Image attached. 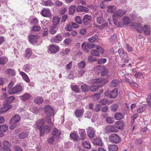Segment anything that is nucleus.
<instances>
[{"mask_svg":"<svg viewBox=\"0 0 151 151\" xmlns=\"http://www.w3.org/2000/svg\"><path fill=\"white\" fill-rule=\"evenodd\" d=\"M45 124V121L44 119H42L36 122L35 125V127L40 130L44 126L43 125Z\"/></svg>","mask_w":151,"mask_h":151,"instance_id":"4468645a","label":"nucleus"},{"mask_svg":"<svg viewBox=\"0 0 151 151\" xmlns=\"http://www.w3.org/2000/svg\"><path fill=\"white\" fill-rule=\"evenodd\" d=\"M45 111L46 116H53L54 115V109L49 105L45 107Z\"/></svg>","mask_w":151,"mask_h":151,"instance_id":"20e7f679","label":"nucleus"},{"mask_svg":"<svg viewBox=\"0 0 151 151\" xmlns=\"http://www.w3.org/2000/svg\"><path fill=\"white\" fill-rule=\"evenodd\" d=\"M3 145L4 147H9L11 146V143L7 141L4 140L3 142Z\"/></svg>","mask_w":151,"mask_h":151,"instance_id":"69168bd1","label":"nucleus"},{"mask_svg":"<svg viewBox=\"0 0 151 151\" xmlns=\"http://www.w3.org/2000/svg\"><path fill=\"white\" fill-rule=\"evenodd\" d=\"M103 67L100 66H98L94 68V70L99 74H101V71L102 70Z\"/></svg>","mask_w":151,"mask_h":151,"instance_id":"bf43d9fd","label":"nucleus"},{"mask_svg":"<svg viewBox=\"0 0 151 151\" xmlns=\"http://www.w3.org/2000/svg\"><path fill=\"white\" fill-rule=\"evenodd\" d=\"M50 116H46V121L47 123L50 125H52V123L51 120V119L50 118Z\"/></svg>","mask_w":151,"mask_h":151,"instance_id":"680f3d73","label":"nucleus"},{"mask_svg":"<svg viewBox=\"0 0 151 151\" xmlns=\"http://www.w3.org/2000/svg\"><path fill=\"white\" fill-rule=\"evenodd\" d=\"M144 32V34L146 35L150 34V29L149 27L147 25H145L142 29V31Z\"/></svg>","mask_w":151,"mask_h":151,"instance_id":"5701e85b","label":"nucleus"},{"mask_svg":"<svg viewBox=\"0 0 151 151\" xmlns=\"http://www.w3.org/2000/svg\"><path fill=\"white\" fill-rule=\"evenodd\" d=\"M105 132L106 133L117 132H118V130L113 126L109 125L105 127Z\"/></svg>","mask_w":151,"mask_h":151,"instance_id":"1a4fd4ad","label":"nucleus"},{"mask_svg":"<svg viewBox=\"0 0 151 151\" xmlns=\"http://www.w3.org/2000/svg\"><path fill=\"white\" fill-rule=\"evenodd\" d=\"M28 135V133L27 132H22L20 133L18 135L20 139H23L26 137Z\"/></svg>","mask_w":151,"mask_h":151,"instance_id":"c03bdc74","label":"nucleus"},{"mask_svg":"<svg viewBox=\"0 0 151 151\" xmlns=\"http://www.w3.org/2000/svg\"><path fill=\"white\" fill-rule=\"evenodd\" d=\"M97 58L91 55H89L88 57V60L91 62H94L96 60Z\"/></svg>","mask_w":151,"mask_h":151,"instance_id":"0e129e2a","label":"nucleus"},{"mask_svg":"<svg viewBox=\"0 0 151 151\" xmlns=\"http://www.w3.org/2000/svg\"><path fill=\"white\" fill-rule=\"evenodd\" d=\"M106 9L107 12L111 13L113 12L116 9V7L114 6H106Z\"/></svg>","mask_w":151,"mask_h":151,"instance_id":"393cba45","label":"nucleus"},{"mask_svg":"<svg viewBox=\"0 0 151 151\" xmlns=\"http://www.w3.org/2000/svg\"><path fill=\"white\" fill-rule=\"evenodd\" d=\"M119 81L118 80H113L111 82V85L112 87H116L118 84Z\"/></svg>","mask_w":151,"mask_h":151,"instance_id":"de8ad7c7","label":"nucleus"},{"mask_svg":"<svg viewBox=\"0 0 151 151\" xmlns=\"http://www.w3.org/2000/svg\"><path fill=\"white\" fill-rule=\"evenodd\" d=\"M41 14L43 17H48L51 15V13L49 9H43L41 12Z\"/></svg>","mask_w":151,"mask_h":151,"instance_id":"a211bd4d","label":"nucleus"},{"mask_svg":"<svg viewBox=\"0 0 151 151\" xmlns=\"http://www.w3.org/2000/svg\"><path fill=\"white\" fill-rule=\"evenodd\" d=\"M8 129V126L6 124H3L0 125V131L5 132Z\"/></svg>","mask_w":151,"mask_h":151,"instance_id":"8fccbe9b","label":"nucleus"},{"mask_svg":"<svg viewBox=\"0 0 151 151\" xmlns=\"http://www.w3.org/2000/svg\"><path fill=\"white\" fill-rule=\"evenodd\" d=\"M125 14L126 12L125 11L121 10H119L114 12L113 14V16L114 24L116 25L117 24V20Z\"/></svg>","mask_w":151,"mask_h":151,"instance_id":"f03ea898","label":"nucleus"},{"mask_svg":"<svg viewBox=\"0 0 151 151\" xmlns=\"http://www.w3.org/2000/svg\"><path fill=\"white\" fill-rule=\"evenodd\" d=\"M91 82V83H99L100 84V86H99V87L103 86L107 83L106 80L100 78L92 79Z\"/></svg>","mask_w":151,"mask_h":151,"instance_id":"9d476101","label":"nucleus"},{"mask_svg":"<svg viewBox=\"0 0 151 151\" xmlns=\"http://www.w3.org/2000/svg\"><path fill=\"white\" fill-rule=\"evenodd\" d=\"M25 56L27 58H29L32 55V51L29 49H27L25 50Z\"/></svg>","mask_w":151,"mask_h":151,"instance_id":"58836bf2","label":"nucleus"},{"mask_svg":"<svg viewBox=\"0 0 151 151\" xmlns=\"http://www.w3.org/2000/svg\"><path fill=\"white\" fill-rule=\"evenodd\" d=\"M57 30L56 26L52 25L50 27L49 31L51 34L54 35L56 33Z\"/></svg>","mask_w":151,"mask_h":151,"instance_id":"f704fd0d","label":"nucleus"},{"mask_svg":"<svg viewBox=\"0 0 151 151\" xmlns=\"http://www.w3.org/2000/svg\"><path fill=\"white\" fill-rule=\"evenodd\" d=\"M124 126V122L122 121H119L115 123L116 127L120 129H122Z\"/></svg>","mask_w":151,"mask_h":151,"instance_id":"aec40b11","label":"nucleus"},{"mask_svg":"<svg viewBox=\"0 0 151 151\" xmlns=\"http://www.w3.org/2000/svg\"><path fill=\"white\" fill-rule=\"evenodd\" d=\"M84 111V110L83 108L77 109L75 111V114L76 116L77 117H81Z\"/></svg>","mask_w":151,"mask_h":151,"instance_id":"2eb2a0df","label":"nucleus"},{"mask_svg":"<svg viewBox=\"0 0 151 151\" xmlns=\"http://www.w3.org/2000/svg\"><path fill=\"white\" fill-rule=\"evenodd\" d=\"M90 52L91 53L93 56L98 57L100 56L99 53L96 49V50H91Z\"/></svg>","mask_w":151,"mask_h":151,"instance_id":"49530a36","label":"nucleus"},{"mask_svg":"<svg viewBox=\"0 0 151 151\" xmlns=\"http://www.w3.org/2000/svg\"><path fill=\"white\" fill-rule=\"evenodd\" d=\"M72 89L73 91L76 93H79L80 92V90L79 87L77 86L76 85H75L72 87Z\"/></svg>","mask_w":151,"mask_h":151,"instance_id":"052dcab7","label":"nucleus"},{"mask_svg":"<svg viewBox=\"0 0 151 151\" xmlns=\"http://www.w3.org/2000/svg\"><path fill=\"white\" fill-rule=\"evenodd\" d=\"M124 117L123 114H122L121 113H116L114 115V117L115 119L116 120H120L123 118Z\"/></svg>","mask_w":151,"mask_h":151,"instance_id":"7c9ffc66","label":"nucleus"},{"mask_svg":"<svg viewBox=\"0 0 151 151\" xmlns=\"http://www.w3.org/2000/svg\"><path fill=\"white\" fill-rule=\"evenodd\" d=\"M76 10L78 12H87L88 10L87 7L80 5L77 7Z\"/></svg>","mask_w":151,"mask_h":151,"instance_id":"b1692460","label":"nucleus"},{"mask_svg":"<svg viewBox=\"0 0 151 151\" xmlns=\"http://www.w3.org/2000/svg\"><path fill=\"white\" fill-rule=\"evenodd\" d=\"M108 22H106L105 23L102 24L101 25H98L97 28L100 30L102 29L104 27H107L108 26Z\"/></svg>","mask_w":151,"mask_h":151,"instance_id":"e2e57ef3","label":"nucleus"},{"mask_svg":"<svg viewBox=\"0 0 151 151\" xmlns=\"http://www.w3.org/2000/svg\"><path fill=\"white\" fill-rule=\"evenodd\" d=\"M20 116L18 114H15L12 118L10 121V123L12 124H16L21 120Z\"/></svg>","mask_w":151,"mask_h":151,"instance_id":"ddd939ff","label":"nucleus"},{"mask_svg":"<svg viewBox=\"0 0 151 151\" xmlns=\"http://www.w3.org/2000/svg\"><path fill=\"white\" fill-rule=\"evenodd\" d=\"M34 101L36 104H40L43 101V99L41 97H37L35 98Z\"/></svg>","mask_w":151,"mask_h":151,"instance_id":"a19ab883","label":"nucleus"},{"mask_svg":"<svg viewBox=\"0 0 151 151\" xmlns=\"http://www.w3.org/2000/svg\"><path fill=\"white\" fill-rule=\"evenodd\" d=\"M79 134L81 139L83 140L85 139L86 134L84 129H79Z\"/></svg>","mask_w":151,"mask_h":151,"instance_id":"cd10ccee","label":"nucleus"},{"mask_svg":"<svg viewBox=\"0 0 151 151\" xmlns=\"http://www.w3.org/2000/svg\"><path fill=\"white\" fill-rule=\"evenodd\" d=\"M91 19V16L88 14H86L84 15L82 19L83 22L85 24H88L90 22Z\"/></svg>","mask_w":151,"mask_h":151,"instance_id":"dca6fc26","label":"nucleus"},{"mask_svg":"<svg viewBox=\"0 0 151 151\" xmlns=\"http://www.w3.org/2000/svg\"><path fill=\"white\" fill-rule=\"evenodd\" d=\"M145 106L144 105H142L141 107L137 109V112L139 113H141L143 112L145 109Z\"/></svg>","mask_w":151,"mask_h":151,"instance_id":"13d9d810","label":"nucleus"},{"mask_svg":"<svg viewBox=\"0 0 151 151\" xmlns=\"http://www.w3.org/2000/svg\"><path fill=\"white\" fill-rule=\"evenodd\" d=\"M83 146L85 147L87 149H90L91 148L90 144L89 142H87L86 141H84L82 143Z\"/></svg>","mask_w":151,"mask_h":151,"instance_id":"603ef678","label":"nucleus"},{"mask_svg":"<svg viewBox=\"0 0 151 151\" xmlns=\"http://www.w3.org/2000/svg\"><path fill=\"white\" fill-rule=\"evenodd\" d=\"M130 22V19L128 17H124L122 18V21L119 22L117 26L118 27H123L124 25L129 24Z\"/></svg>","mask_w":151,"mask_h":151,"instance_id":"7ed1b4c3","label":"nucleus"},{"mask_svg":"<svg viewBox=\"0 0 151 151\" xmlns=\"http://www.w3.org/2000/svg\"><path fill=\"white\" fill-rule=\"evenodd\" d=\"M31 65L30 64H27L23 67L24 70L26 72H29L31 69Z\"/></svg>","mask_w":151,"mask_h":151,"instance_id":"79ce46f5","label":"nucleus"},{"mask_svg":"<svg viewBox=\"0 0 151 151\" xmlns=\"http://www.w3.org/2000/svg\"><path fill=\"white\" fill-rule=\"evenodd\" d=\"M8 60L7 58L6 57H0V65L5 64L7 62Z\"/></svg>","mask_w":151,"mask_h":151,"instance_id":"2f4dec72","label":"nucleus"},{"mask_svg":"<svg viewBox=\"0 0 151 151\" xmlns=\"http://www.w3.org/2000/svg\"><path fill=\"white\" fill-rule=\"evenodd\" d=\"M93 143L96 145L101 146L102 145L101 139L99 138H97L93 140Z\"/></svg>","mask_w":151,"mask_h":151,"instance_id":"bb28decb","label":"nucleus"},{"mask_svg":"<svg viewBox=\"0 0 151 151\" xmlns=\"http://www.w3.org/2000/svg\"><path fill=\"white\" fill-rule=\"evenodd\" d=\"M106 121L108 123L111 124L114 122V119L113 117H108L106 119Z\"/></svg>","mask_w":151,"mask_h":151,"instance_id":"4d7b16f0","label":"nucleus"},{"mask_svg":"<svg viewBox=\"0 0 151 151\" xmlns=\"http://www.w3.org/2000/svg\"><path fill=\"white\" fill-rule=\"evenodd\" d=\"M147 101L148 105L151 108V93L148 95Z\"/></svg>","mask_w":151,"mask_h":151,"instance_id":"864d4df0","label":"nucleus"},{"mask_svg":"<svg viewBox=\"0 0 151 151\" xmlns=\"http://www.w3.org/2000/svg\"><path fill=\"white\" fill-rule=\"evenodd\" d=\"M87 133L88 136L90 138H93L95 134V131L92 127H89L86 129Z\"/></svg>","mask_w":151,"mask_h":151,"instance_id":"f8f14e48","label":"nucleus"},{"mask_svg":"<svg viewBox=\"0 0 151 151\" xmlns=\"http://www.w3.org/2000/svg\"><path fill=\"white\" fill-rule=\"evenodd\" d=\"M118 149V146L114 145H111L109 147V151H116Z\"/></svg>","mask_w":151,"mask_h":151,"instance_id":"ea45409f","label":"nucleus"},{"mask_svg":"<svg viewBox=\"0 0 151 151\" xmlns=\"http://www.w3.org/2000/svg\"><path fill=\"white\" fill-rule=\"evenodd\" d=\"M63 39V37L60 35H57L55 36L52 39L53 40L56 42L58 43L61 41Z\"/></svg>","mask_w":151,"mask_h":151,"instance_id":"c9c22d12","label":"nucleus"},{"mask_svg":"<svg viewBox=\"0 0 151 151\" xmlns=\"http://www.w3.org/2000/svg\"><path fill=\"white\" fill-rule=\"evenodd\" d=\"M96 49L98 51L99 53V52L101 54H103L104 52V50L100 46L98 45L96 46Z\"/></svg>","mask_w":151,"mask_h":151,"instance_id":"338daca9","label":"nucleus"},{"mask_svg":"<svg viewBox=\"0 0 151 151\" xmlns=\"http://www.w3.org/2000/svg\"><path fill=\"white\" fill-rule=\"evenodd\" d=\"M31 111L34 114H37L39 112V109L36 107L32 106L30 108Z\"/></svg>","mask_w":151,"mask_h":151,"instance_id":"09e8293b","label":"nucleus"},{"mask_svg":"<svg viewBox=\"0 0 151 151\" xmlns=\"http://www.w3.org/2000/svg\"><path fill=\"white\" fill-rule=\"evenodd\" d=\"M117 35L115 34H114L109 39V42L113 44L117 40Z\"/></svg>","mask_w":151,"mask_h":151,"instance_id":"c756f323","label":"nucleus"},{"mask_svg":"<svg viewBox=\"0 0 151 151\" xmlns=\"http://www.w3.org/2000/svg\"><path fill=\"white\" fill-rule=\"evenodd\" d=\"M108 70L105 67H103L102 70L101 71V74L102 76L106 75L108 72Z\"/></svg>","mask_w":151,"mask_h":151,"instance_id":"6e6d98bb","label":"nucleus"},{"mask_svg":"<svg viewBox=\"0 0 151 151\" xmlns=\"http://www.w3.org/2000/svg\"><path fill=\"white\" fill-rule=\"evenodd\" d=\"M11 106L9 104H7L4 105L3 107L0 109V113H3L7 111L11 108Z\"/></svg>","mask_w":151,"mask_h":151,"instance_id":"4be33fe9","label":"nucleus"},{"mask_svg":"<svg viewBox=\"0 0 151 151\" xmlns=\"http://www.w3.org/2000/svg\"><path fill=\"white\" fill-rule=\"evenodd\" d=\"M130 25L133 28L136 29L139 32L141 33L142 32V25L140 23L133 22L131 23Z\"/></svg>","mask_w":151,"mask_h":151,"instance_id":"6e6552de","label":"nucleus"},{"mask_svg":"<svg viewBox=\"0 0 151 151\" xmlns=\"http://www.w3.org/2000/svg\"><path fill=\"white\" fill-rule=\"evenodd\" d=\"M70 137L74 140H77L78 138V136L77 134L72 133L70 134Z\"/></svg>","mask_w":151,"mask_h":151,"instance_id":"37998d69","label":"nucleus"},{"mask_svg":"<svg viewBox=\"0 0 151 151\" xmlns=\"http://www.w3.org/2000/svg\"><path fill=\"white\" fill-rule=\"evenodd\" d=\"M61 133V131L56 128L54 129L52 131V136L54 138L57 139L60 135Z\"/></svg>","mask_w":151,"mask_h":151,"instance_id":"f3484780","label":"nucleus"},{"mask_svg":"<svg viewBox=\"0 0 151 151\" xmlns=\"http://www.w3.org/2000/svg\"><path fill=\"white\" fill-rule=\"evenodd\" d=\"M99 40L98 36L96 35L90 37L88 39L89 41L91 42H93L95 41H97Z\"/></svg>","mask_w":151,"mask_h":151,"instance_id":"72a5a7b5","label":"nucleus"},{"mask_svg":"<svg viewBox=\"0 0 151 151\" xmlns=\"http://www.w3.org/2000/svg\"><path fill=\"white\" fill-rule=\"evenodd\" d=\"M99 87V86L93 85L90 86V89L91 91L94 92L96 91Z\"/></svg>","mask_w":151,"mask_h":151,"instance_id":"5fc2aeb1","label":"nucleus"},{"mask_svg":"<svg viewBox=\"0 0 151 151\" xmlns=\"http://www.w3.org/2000/svg\"><path fill=\"white\" fill-rule=\"evenodd\" d=\"M109 140L111 142L117 143L120 141V139L116 134H113L109 137Z\"/></svg>","mask_w":151,"mask_h":151,"instance_id":"423d86ee","label":"nucleus"},{"mask_svg":"<svg viewBox=\"0 0 151 151\" xmlns=\"http://www.w3.org/2000/svg\"><path fill=\"white\" fill-rule=\"evenodd\" d=\"M20 74L22 76L23 78L25 81L27 82L28 83L30 81V80L28 77L27 75H26L22 71H20Z\"/></svg>","mask_w":151,"mask_h":151,"instance_id":"a878e982","label":"nucleus"},{"mask_svg":"<svg viewBox=\"0 0 151 151\" xmlns=\"http://www.w3.org/2000/svg\"><path fill=\"white\" fill-rule=\"evenodd\" d=\"M39 37L37 35H31L29 37V40L32 44L35 43L39 38Z\"/></svg>","mask_w":151,"mask_h":151,"instance_id":"6ab92c4d","label":"nucleus"},{"mask_svg":"<svg viewBox=\"0 0 151 151\" xmlns=\"http://www.w3.org/2000/svg\"><path fill=\"white\" fill-rule=\"evenodd\" d=\"M59 50V48L58 46L51 45L49 47L48 52L50 53H55Z\"/></svg>","mask_w":151,"mask_h":151,"instance_id":"0eeeda50","label":"nucleus"},{"mask_svg":"<svg viewBox=\"0 0 151 151\" xmlns=\"http://www.w3.org/2000/svg\"><path fill=\"white\" fill-rule=\"evenodd\" d=\"M51 129V127L48 125L44 126L40 129V135L43 136L44 134L48 133Z\"/></svg>","mask_w":151,"mask_h":151,"instance_id":"39448f33","label":"nucleus"},{"mask_svg":"<svg viewBox=\"0 0 151 151\" xmlns=\"http://www.w3.org/2000/svg\"><path fill=\"white\" fill-rule=\"evenodd\" d=\"M54 3L51 0H48L45 1L43 3V4L45 6H51L54 4Z\"/></svg>","mask_w":151,"mask_h":151,"instance_id":"3c124183","label":"nucleus"},{"mask_svg":"<svg viewBox=\"0 0 151 151\" xmlns=\"http://www.w3.org/2000/svg\"><path fill=\"white\" fill-rule=\"evenodd\" d=\"M118 90L115 88L110 92L111 98H115L117 94Z\"/></svg>","mask_w":151,"mask_h":151,"instance_id":"e433bc0d","label":"nucleus"},{"mask_svg":"<svg viewBox=\"0 0 151 151\" xmlns=\"http://www.w3.org/2000/svg\"><path fill=\"white\" fill-rule=\"evenodd\" d=\"M76 7V6L75 5H71L70 6L69 10L70 14L72 15L74 14L75 11Z\"/></svg>","mask_w":151,"mask_h":151,"instance_id":"4c0bfd02","label":"nucleus"},{"mask_svg":"<svg viewBox=\"0 0 151 151\" xmlns=\"http://www.w3.org/2000/svg\"><path fill=\"white\" fill-rule=\"evenodd\" d=\"M32 97V96L28 93H25L22 96H19V98L22 101H25L29 99Z\"/></svg>","mask_w":151,"mask_h":151,"instance_id":"412c9836","label":"nucleus"},{"mask_svg":"<svg viewBox=\"0 0 151 151\" xmlns=\"http://www.w3.org/2000/svg\"><path fill=\"white\" fill-rule=\"evenodd\" d=\"M81 88L83 91H88L89 88L88 86L85 84H84L81 86Z\"/></svg>","mask_w":151,"mask_h":151,"instance_id":"a18cd8bd","label":"nucleus"},{"mask_svg":"<svg viewBox=\"0 0 151 151\" xmlns=\"http://www.w3.org/2000/svg\"><path fill=\"white\" fill-rule=\"evenodd\" d=\"M60 20V18L57 17H55L52 19V25L56 26L58 24Z\"/></svg>","mask_w":151,"mask_h":151,"instance_id":"473e14b6","label":"nucleus"},{"mask_svg":"<svg viewBox=\"0 0 151 151\" xmlns=\"http://www.w3.org/2000/svg\"><path fill=\"white\" fill-rule=\"evenodd\" d=\"M100 94L99 93H96L93 96V100L96 101L98 100L100 98Z\"/></svg>","mask_w":151,"mask_h":151,"instance_id":"774afa93","label":"nucleus"},{"mask_svg":"<svg viewBox=\"0 0 151 151\" xmlns=\"http://www.w3.org/2000/svg\"><path fill=\"white\" fill-rule=\"evenodd\" d=\"M13 85L12 82H10L8 86L7 89L8 90V93L9 94H12L17 93L18 92H20L22 90V86L20 85H17L15 86L12 88Z\"/></svg>","mask_w":151,"mask_h":151,"instance_id":"f257e3e1","label":"nucleus"},{"mask_svg":"<svg viewBox=\"0 0 151 151\" xmlns=\"http://www.w3.org/2000/svg\"><path fill=\"white\" fill-rule=\"evenodd\" d=\"M118 52L121 58L125 59L126 62H128L129 60L127 59L128 58V57L127 56L126 53L124 50L122 49H120L118 50Z\"/></svg>","mask_w":151,"mask_h":151,"instance_id":"9b49d317","label":"nucleus"},{"mask_svg":"<svg viewBox=\"0 0 151 151\" xmlns=\"http://www.w3.org/2000/svg\"><path fill=\"white\" fill-rule=\"evenodd\" d=\"M6 74H8L10 76H14L15 75V73L14 70L12 69H8L5 71Z\"/></svg>","mask_w":151,"mask_h":151,"instance_id":"c85d7f7f","label":"nucleus"}]
</instances>
